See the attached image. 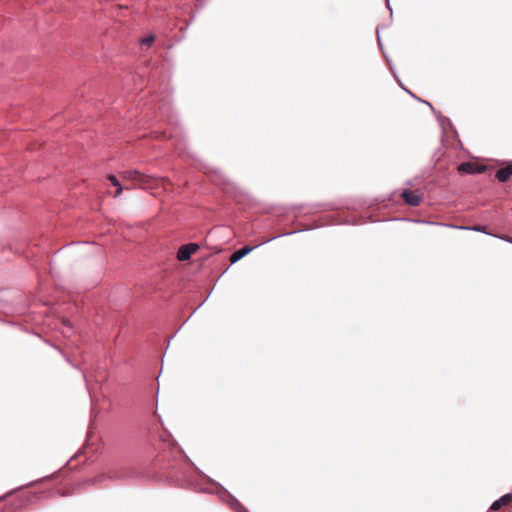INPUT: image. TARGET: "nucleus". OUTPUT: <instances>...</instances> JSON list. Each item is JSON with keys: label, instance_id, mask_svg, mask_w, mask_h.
Masks as SVG:
<instances>
[{"label": "nucleus", "instance_id": "obj_1", "mask_svg": "<svg viewBox=\"0 0 512 512\" xmlns=\"http://www.w3.org/2000/svg\"><path fill=\"white\" fill-rule=\"evenodd\" d=\"M197 479H187V485L198 492L217 494L222 500V486L205 475L197 474Z\"/></svg>", "mask_w": 512, "mask_h": 512}, {"label": "nucleus", "instance_id": "obj_2", "mask_svg": "<svg viewBox=\"0 0 512 512\" xmlns=\"http://www.w3.org/2000/svg\"><path fill=\"white\" fill-rule=\"evenodd\" d=\"M400 196L406 204L413 207L419 206L423 201V195L418 190L404 189Z\"/></svg>", "mask_w": 512, "mask_h": 512}, {"label": "nucleus", "instance_id": "obj_3", "mask_svg": "<svg viewBox=\"0 0 512 512\" xmlns=\"http://www.w3.org/2000/svg\"><path fill=\"white\" fill-rule=\"evenodd\" d=\"M199 248V245L196 243H188L180 246L177 252V259L179 261L189 260L191 255L195 253Z\"/></svg>", "mask_w": 512, "mask_h": 512}, {"label": "nucleus", "instance_id": "obj_4", "mask_svg": "<svg viewBox=\"0 0 512 512\" xmlns=\"http://www.w3.org/2000/svg\"><path fill=\"white\" fill-rule=\"evenodd\" d=\"M418 100L425 103L426 105H428L431 108V110L433 111V113L436 115V117L438 119L439 125L442 127V129L444 131H446V129L449 128L455 135H457V132L454 129L453 124L449 118L443 116L441 113H437L434 110V107L428 101L422 100V99H418Z\"/></svg>", "mask_w": 512, "mask_h": 512}, {"label": "nucleus", "instance_id": "obj_5", "mask_svg": "<svg viewBox=\"0 0 512 512\" xmlns=\"http://www.w3.org/2000/svg\"><path fill=\"white\" fill-rule=\"evenodd\" d=\"M486 170L483 165H477L471 162H463L459 164L458 171L467 174H481Z\"/></svg>", "mask_w": 512, "mask_h": 512}, {"label": "nucleus", "instance_id": "obj_6", "mask_svg": "<svg viewBox=\"0 0 512 512\" xmlns=\"http://www.w3.org/2000/svg\"><path fill=\"white\" fill-rule=\"evenodd\" d=\"M504 166L496 172V178L499 182L505 183L512 177V161L503 163Z\"/></svg>", "mask_w": 512, "mask_h": 512}, {"label": "nucleus", "instance_id": "obj_7", "mask_svg": "<svg viewBox=\"0 0 512 512\" xmlns=\"http://www.w3.org/2000/svg\"><path fill=\"white\" fill-rule=\"evenodd\" d=\"M226 505L234 512H248L247 509L226 489Z\"/></svg>", "mask_w": 512, "mask_h": 512}, {"label": "nucleus", "instance_id": "obj_8", "mask_svg": "<svg viewBox=\"0 0 512 512\" xmlns=\"http://www.w3.org/2000/svg\"><path fill=\"white\" fill-rule=\"evenodd\" d=\"M257 246H253V247H250V246H243L242 248L238 249L237 251H235L231 256H230V262L231 264H234L236 262H238L240 259H242L244 256L248 255L253 249H255Z\"/></svg>", "mask_w": 512, "mask_h": 512}, {"label": "nucleus", "instance_id": "obj_9", "mask_svg": "<svg viewBox=\"0 0 512 512\" xmlns=\"http://www.w3.org/2000/svg\"><path fill=\"white\" fill-rule=\"evenodd\" d=\"M446 226L450 227V228H454V229H459V230H469V231L485 233V234L491 235V236L494 235L492 233L487 232L486 231V227L485 226H481V225H477V226H458V225H454V224H446Z\"/></svg>", "mask_w": 512, "mask_h": 512}, {"label": "nucleus", "instance_id": "obj_10", "mask_svg": "<svg viewBox=\"0 0 512 512\" xmlns=\"http://www.w3.org/2000/svg\"><path fill=\"white\" fill-rule=\"evenodd\" d=\"M511 499H512V495L510 493L503 495L498 500H496L492 503V505L490 506V510L496 511V510L500 509L502 506L509 504Z\"/></svg>", "mask_w": 512, "mask_h": 512}, {"label": "nucleus", "instance_id": "obj_11", "mask_svg": "<svg viewBox=\"0 0 512 512\" xmlns=\"http://www.w3.org/2000/svg\"><path fill=\"white\" fill-rule=\"evenodd\" d=\"M108 179L110 183L117 188L114 196L118 197L122 193L123 187L115 175H109Z\"/></svg>", "mask_w": 512, "mask_h": 512}, {"label": "nucleus", "instance_id": "obj_12", "mask_svg": "<svg viewBox=\"0 0 512 512\" xmlns=\"http://www.w3.org/2000/svg\"><path fill=\"white\" fill-rule=\"evenodd\" d=\"M155 40V36L154 35H149L147 37H144L141 39V44L142 45H150L154 42Z\"/></svg>", "mask_w": 512, "mask_h": 512}, {"label": "nucleus", "instance_id": "obj_13", "mask_svg": "<svg viewBox=\"0 0 512 512\" xmlns=\"http://www.w3.org/2000/svg\"><path fill=\"white\" fill-rule=\"evenodd\" d=\"M387 62H388L389 68H390V70H391V72H392V74H393L394 78L396 79V81H397V82L400 84V86L402 87L401 81H400L399 77L397 76V73H396V71H395V69H394V67H393V65H392V63H391V61H390L389 59H387Z\"/></svg>", "mask_w": 512, "mask_h": 512}, {"label": "nucleus", "instance_id": "obj_14", "mask_svg": "<svg viewBox=\"0 0 512 512\" xmlns=\"http://www.w3.org/2000/svg\"><path fill=\"white\" fill-rule=\"evenodd\" d=\"M139 176H140V175H139L138 171H135V170H134V171H128V172H126V177H127V178H130V179H138V178H139Z\"/></svg>", "mask_w": 512, "mask_h": 512}, {"label": "nucleus", "instance_id": "obj_15", "mask_svg": "<svg viewBox=\"0 0 512 512\" xmlns=\"http://www.w3.org/2000/svg\"><path fill=\"white\" fill-rule=\"evenodd\" d=\"M493 237L499 238V239H501L503 241H506L508 243H512V238L509 237V236H506V235H496V234H494Z\"/></svg>", "mask_w": 512, "mask_h": 512}, {"label": "nucleus", "instance_id": "obj_16", "mask_svg": "<svg viewBox=\"0 0 512 512\" xmlns=\"http://www.w3.org/2000/svg\"><path fill=\"white\" fill-rule=\"evenodd\" d=\"M63 325L67 328L68 331L72 328V323L68 319H63Z\"/></svg>", "mask_w": 512, "mask_h": 512}, {"label": "nucleus", "instance_id": "obj_17", "mask_svg": "<svg viewBox=\"0 0 512 512\" xmlns=\"http://www.w3.org/2000/svg\"><path fill=\"white\" fill-rule=\"evenodd\" d=\"M232 188H233V187H232V184H230V183L226 180V190H225L226 196H227L228 194H230V193H231Z\"/></svg>", "mask_w": 512, "mask_h": 512}, {"label": "nucleus", "instance_id": "obj_18", "mask_svg": "<svg viewBox=\"0 0 512 512\" xmlns=\"http://www.w3.org/2000/svg\"><path fill=\"white\" fill-rule=\"evenodd\" d=\"M298 232H299V231H291V232H287V233H284V234H282V235L272 237V238H270L269 240H267V242H269V241H271V240H273V239H275V238H277V237H280V236L292 235V234H294V233H298Z\"/></svg>", "mask_w": 512, "mask_h": 512}, {"label": "nucleus", "instance_id": "obj_19", "mask_svg": "<svg viewBox=\"0 0 512 512\" xmlns=\"http://www.w3.org/2000/svg\"><path fill=\"white\" fill-rule=\"evenodd\" d=\"M416 222L424 223V224H432V225H442L441 223L430 222V221H427V220H416Z\"/></svg>", "mask_w": 512, "mask_h": 512}, {"label": "nucleus", "instance_id": "obj_20", "mask_svg": "<svg viewBox=\"0 0 512 512\" xmlns=\"http://www.w3.org/2000/svg\"><path fill=\"white\" fill-rule=\"evenodd\" d=\"M386 1V7L387 9L390 11V14L392 15V8L390 6V0H385Z\"/></svg>", "mask_w": 512, "mask_h": 512}, {"label": "nucleus", "instance_id": "obj_21", "mask_svg": "<svg viewBox=\"0 0 512 512\" xmlns=\"http://www.w3.org/2000/svg\"><path fill=\"white\" fill-rule=\"evenodd\" d=\"M413 184H414V182L411 180L406 181V185H408V186H412Z\"/></svg>", "mask_w": 512, "mask_h": 512}, {"label": "nucleus", "instance_id": "obj_22", "mask_svg": "<svg viewBox=\"0 0 512 512\" xmlns=\"http://www.w3.org/2000/svg\"><path fill=\"white\" fill-rule=\"evenodd\" d=\"M412 97L417 98L415 94L411 93L410 91L406 90Z\"/></svg>", "mask_w": 512, "mask_h": 512}]
</instances>
